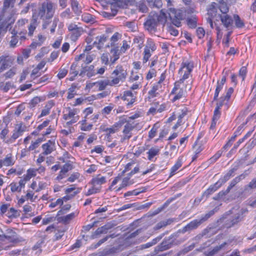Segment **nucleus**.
<instances>
[{"label":"nucleus","instance_id":"1","mask_svg":"<svg viewBox=\"0 0 256 256\" xmlns=\"http://www.w3.org/2000/svg\"><path fill=\"white\" fill-rule=\"evenodd\" d=\"M56 8L54 4L49 0L44 2L38 7V16L42 20L43 29L46 28L48 26L51 22Z\"/></svg>","mask_w":256,"mask_h":256},{"label":"nucleus","instance_id":"2","mask_svg":"<svg viewBox=\"0 0 256 256\" xmlns=\"http://www.w3.org/2000/svg\"><path fill=\"white\" fill-rule=\"evenodd\" d=\"M167 18V16L163 9L160 10L159 14L154 12H151L144 23V28L150 32H155L158 24H165Z\"/></svg>","mask_w":256,"mask_h":256},{"label":"nucleus","instance_id":"3","mask_svg":"<svg viewBox=\"0 0 256 256\" xmlns=\"http://www.w3.org/2000/svg\"><path fill=\"white\" fill-rule=\"evenodd\" d=\"M127 76V72L122 66H117L116 69L111 74V84L110 86L116 84L120 82H123L125 80Z\"/></svg>","mask_w":256,"mask_h":256},{"label":"nucleus","instance_id":"4","mask_svg":"<svg viewBox=\"0 0 256 256\" xmlns=\"http://www.w3.org/2000/svg\"><path fill=\"white\" fill-rule=\"evenodd\" d=\"M168 16L172 24L177 27L181 26V20L183 19L182 11L174 8H169Z\"/></svg>","mask_w":256,"mask_h":256},{"label":"nucleus","instance_id":"5","mask_svg":"<svg viewBox=\"0 0 256 256\" xmlns=\"http://www.w3.org/2000/svg\"><path fill=\"white\" fill-rule=\"evenodd\" d=\"M172 238V236H170L168 238H164L160 244L155 247L152 254L154 256H156V255L159 252H162L170 248L174 243Z\"/></svg>","mask_w":256,"mask_h":256},{"label":"nucleus","instance_id":"6","mask_svg":"<svg viewBox=\"0 0 256 256\" xmlns=\"http://www.w3.org/2000/svg\"><path fill=\"white\" fill-rule=\"evenodd\" d=\"M193 68V64L191 62H185L182 63V67L179 70L178 74L180 75L182 74L183 72H184V74L182 78L180 80V81H184V80L188 78Z\"/></svg>","mask_w":256,"mask_h":256},{"label":"nucleus","instance_id":"7","mask_svg":"<svg viewBox=\"0 0 256 256\" xmlns=\"http://www.w3.org/2000/svg\"><path fill=\"white\" fill-rule=\"evenodd\" d=\"M2 239L4 241L5 240L13 243H17L21 242L18 237L17 234L12 229L8 228L6 230V233L3 234Z\"/></svg>","mask_w":256,"mask_h":256},{"label":"nucleus","instance_id":"8","mask_svg":"<svg viewBox=\"0 0 256 256\" xmlns=\"http://www.w3.org/2000/svg\"><path fill=\"white\" fill-rule=\"evenodd\" d=\"M24 129L25 126H22V124H17L12 134L8 138V140L7 141L8 144L13 143L16 138L22 136V132L24 131Z\"/></svg>","mask_w":256,"mask_h":256},{"label":"nucleus","instance_id":"9","mask_svg":"<svg viewBox=\"0 0 256 256\" xmlns=\"http://www.w3.org/2000/svg\"><path fill=\"white\" fill-rule=\"evenodd\" d=\"M14 56L9 54L2 55L0 56V66L6 70L14 64Z\"/></svg>","mask_w":256,"mask_h":256},{"label":"nucleus","instance_id":"10","mask_svg":"<svg viewBox=\"0 0 256 256\" xmlns=\"http://www.w3.org/2000/svg\"><path fill=\"white\" fill-rule=\"evenodd\" d=\"M183 82L184 81H180V80H179L174 83V86L170 93V94H175L172 99L173 102H175L176 100L180 99L184 95V90L180 88V84Z\"/></svg>","mask_w":256,"mask_h":256},{"label":"nucleus","instance_id":"11","mask_svg":"<svg viewBox=\"0 0 256 256\" xmlns=\"http://www.w3.org/2000/svg\"><path fill=\"white\" fill-rule=\"evenodd\" d=\"M200 224L202 223L199 220H194L188 224L182 229L179 230L177 233L184 234L186 232L196 229Z\"/></svg>","mask_w":256,"mask_h":256},{"label":"nucleus","instance_id":"12","mask_svg":"<svg viewBox=\"0 0 256 256\" xmlns=\"http://www.w3.org/2000/svg\"><path fill=\"white\" fill-rule=\"evenodd\" d=\"M115 226L116 225L112 222H108L104 226L98 228L92 236L94 238H96L100 234H106L109 230Z\"/></svg>","mask_w":256,"mask_h":256},{"label":"nucleus","instance_id":"13","mask_svg":"<svg viewBox=\"0 0 256 256\" xmlns=\"http://www.w3.org/2000/svg\"><path fill=\"white\" fill-rule=\"evenodd\" d=\"M71 8L76 16H80L82 13V7L78 0H70Z\"/></svg>","mask_w":256,"mask_h":256},{"label":"nucleus","instance_id":"14","mask_svg":"<svg viewBox=\"0 0 256 256\" xmlns=\"http://www.w3.org/2000/svg\"><path fill=\"white\" fill-rule=\"evenodd\" d=\"M55 143L51 140H48L46 143L42 144V154L48 155L50 154L54 150Z\"/></svg>","mask_w":256,"mask_h":256},{"label":"nucleus","instance_id":"15","mask_svg":"<svg viewBox=\"0 0 256 256\" xmlns=\"http://www.w3.org/2000/svg\"><path fill=\"white\" fill-rule=\"evenodd\" d=\"M218 16L220 18L222 24L226 28H228L232 26V20L228 14H218Z\"/></svg>","mask_w":256,"mask_h":256},{"label":"nucleus","instance_id":"16","mask_svg":"<svg viewBox=\"0 0 256 256\" xmlns=\"http://www.w3.org/2000/svg\"><path fill=\"white\" fill-rule=\"evenodd\" d=\"M106 182V177L98 174L96 176L92 178L90 184L94 186L98 187L97 186H99L100 187V186Z\"/></svg>","mask_w":256,"mask_h":256},{"label":"nucleus","instance_id":"17","mask_svg":"<svg viewBox=\"0 0 256 256\" xmlns=\"http://www.w3.org/2000/svg\"><path fill=\"white\" fill-rule=\"evenodd\" d=\"M249 174L248 170H246L244 174H242L240 176L236 177L233 179L230 184L228 187V188L230 190L235 185L239 182L242 180L244 178Z\"/></svg>","mask_w":256,"mask_h":256},{"label":"nucleus","instance_id":"18","mask_svg":"<svg viewBox=\"0 0 256 256\" xmlns=\"http://www.w3.org/2000/svg\"><path fill=\"white\" fill-rule=\"evenodd\" d=\"M73 168V166L72 164L67 163L64 164L62 168V170L60 172L59 174L56 177V180H60L62 179L64 177V176L68 172V171L72 170Z\"/></svg>","mask_w":256,"mask_h":256},{"label":"nucleus","instance_id":"19","mask_svg":"<svg viewBox=\"0 0 256 256\" xmlns=\"http://www.w3.org/2000/svg\"><path fill=\"white\" fill-rule=\"evenodd\" d=\"M218 7L217 4L215 2H212L208 10V18H213L217 15Z\"/></svg>","mask_w":256,"mask_h":256},{"label":"nucleus","instance_id":"20","mask_svg":"<svg viewBox=\"0 0 256 256\" xmlns=\"http://www.w3.org/2000/svg\"><path fill=\"white\" fill-rule=\"evenodd\" d=\"M108 38V36L104 34L100 36L99 37L98 36L96 38V40L94 42V45L96 46L98 50H100L104 46V44L107 40Z\"/></svg>","mask_w":256,"mask_h":256},{"label":"nucleus","instance_id":"21","mask_svg":"<svg viewBox=\"0 0 256 256\" xmlns=\"http://www.w3.org/2000/svg\"><path fill=\"white\" fill-rule=\"evenodd\" d=\"M134 126H133L130 124H126L124 126V129L123 130V133L124 134V140L129 139L131 137V134L130 132L134 129Z\"/></svg>","mask_w":256,"mask_h":256},{"label":"nucleus","instance_id":"22","mask_svg":"<svg viewBox=\"0 0 256 256\" xmlns=\"http://www.w3.org/2000/svg\"><path fill=\"white\" fill-rule=\"evenodd\" d=\"M230 240H228L227 242H224L219 246H215L212 250L209 252V254L212 256L217 253L219 250L222 249L224 248L226 246L229 245L230 244Z\"/></svg>","mask_w":256,"mask_h":256},{"label":"nucleus","instance_id":"23","mask_svg":"<svg viewBox=\"0 0 256 256\" xmlns=\"http://www.w3.org/2000/svg\"><path fill=\"white\" fill-rule=\"evenodd\" d=\"M230 240H228L227 242H224L219 246H215L212 250L209 252V254L212 256L217 253L219 250L222 249L224 248L226 246L229 245L230 244Z\"/></svg>","mask_w":256,"mask_h":256},{"label":"nucleus","instance_id":"24","mask_svg":"<svg viewBox=\"0 0 256 256\" xmlns=\"http://www.w3.org/2000/svg\"><path fill=\"white\" fill-rule=\"evenodd\" d=\"M192 148L196 154L192 157V160H196L198 158L196 154H199L203 149L202 145L200 142L198 140H196L194 145Z\"/></svg>","mask_w":256,"mask_h":256},{"label":"nucleus","instance_id":"25","mask_svg":"<svg viewBox=\"0 0 256 256\" xmlns=\"http://www.w3.org/2000/svg\"><path fill=\"white\" fill-rule=\"evenodd\" d=\"M10 18L9 14H7L6 10L3 8L0 12V24L4 25L5 23L10 20Z\"/></svg>","mask_w":256,"mask_h":256},{"label":"nucleus","instance_id":"26","mask_svg":"<svg viewBox=\"0 0 256 256\" xmlns=\"http://www.w3.org/2000/svg\"><path fill=\"white\" fill-rule=\"evenodd\" d=\"M130 176H128L123 178L122 184L116 190L118 191L122 188H124L127 186H129L134 184V180H130Z\"/></svg>","mask_w":256,"mask_h":256},{"label":"nucleus","instance_id":"27","mask_svg":"<svg viewBox=\"0 0 256 256\" xmlns=\"http://www.w3.org/2000/svg\"><path fill=\"white\" fill-rule=\"evenodd\" d=\"M218 188L220 187L215 183L214 185L211 186L203 193L202 197H206V199L208 198L209 196L216 191Z\"/></svg>","mask_w":256,"mask_h":256},{"label":"nucleus","instance_id":"28","mask_svg":"<svg viewBox=\"0 0 256 256\" xmlns=\"http://www.w3.org/2000/svg\"><path fill=\"white\" fill-rule=\"evenodd\" d=\"M160 151V149L158 146L152 147L147 152L148 159L151 160L154 158L158 154Z\"/></svg>","mask_w":256,"mask_h":256},{"label":"nucleus","instance_id":"29","mask_svg":"<svg viewBox=\"0 0 256 256\" xmlns=\"http://www.w3.org/2000/svg\"><path fill=\"white\" fill-rule=\"evenodd\" d=\"M72 16L70 8H66L60 14V18L62 20L70 19Z\"/></svg>","mask_w":256,"mask_h":256},{"label":"nucleus","instance_id":"30","mask_svg":"<svg viewBox=\"0 0 256 256\" xmlns=\"http://www.w3.org/2000/svg\"><path fill=\"white\" fill-rule=\"evenodd\" d=\"M9 132V130L8 126H6L1 131L0 133V138L3 142L8 144V138H7V135Z\"/></svg>","mask_w":256,"mask_h":256},{"label":"nucleus","instance_id":"31","mask_svg":"<svg viewBox=\"0 0 256 256\" xmlns=\"http://www.w3.org/2000/svg\"><path fill=\"white\" fill-rule=\"evenodd\" d=\"M248 212L246 208H242L238 212L232 216L234 220L238 223L240 222L243 218V214Z\"/></svg>","mask_w":256,"mask_h":256},{"label":"nucleus","instance_id":"32","mask_svg":"<svg viewBox=\"0 0 256 256\" xmlns=\"http://www.w3.org/2000/svg\"><path fill=\"white\" fill-rule=\"evenodd\" d=\"M77 214L76 212H72L66 216L60 218V220L64 224L68 223L70 220L73 219Z\"/></svg>","mask_w":256,"mask_h":256},{"label":"nucleus","instance_id":"33","mask_svg":"<svg viewBox=\"0 0 256 256\" xmlns=\"http://www.w3.org/2000/svg\"><path fill=\"white\" fill-rule=\"evenodd\" d=\"M111 53L112 54V57L110 59V62L112 64H114L116 61L119 58L118 50V48L112 49L110 50Z\"/></svg>","mask_w":256,"mask_h":256},{"label":"nucleus","instance_id":"34","mask_svg":"<svg viewBox=\"0 0 256 256\" xmlns=\"http://www.w3.org/2000/svg\"><path fill=\"white\" fill-rule=\"evenodd\" d=\"M20 215V212L13 208H10L6 216L9 218H17Z\"/></svg>","mask_w":256,"mask_h":256},{"label":"nucleus","instance_id":"35","mask_svg":"<svg viewBox=\"0 0 256 256\" xmlns=\"http://www.w3.org/2000/svg\"><path fill=\"white\" fill-rule=\"evenodd\" d=\"M110 84H111V80L109 81L108 80H101L96 83V86L98 87V90H104L106 88V86L108 85H110Z\"/></svg>","mask_w":256,"mask_h":256},{"label":"nucleus","instance_id":"36","mask_svg":"<svg viewBox=\"0 0 256 256\" xmlns=\"http://www.w3.org/2000/svg\"><path fill=\"white\" fill-rule=\"evenodd\" d=\"M81 124L80 129L83 131H89L92 127V124H87L86 120V119L82 120L80 122Z\"/></svg>","mask_w":256,"mask_h":256},{"label":"nucleus","instance_id":"37","mask_svg":"<svg viewBox=\"0 0 256 256\" xmlns=\"http://www.w3.org/2000/svg\"><path fill=\"white\" fill-rule=\"evenodd\" d=\"M148 50L152 52H154L156 50V46L155 44L152 39H148L146 44L144 48V50Z\"/></svg>","mask_w":256,"mask_h":256},{"label":"nucleus","instance_id":"38","mask_svg":"<svg viewBox=\"0 0 256 256\" xmlns=\"http://www.w3.org/2000/svg\"><path fill=\"white\" fill-rule=\"evenodd\" d=\"M136 3L135 0H121L118 2V4L122 7L134 5Z\"/></svg>","mask_w":256,"mask_h":256},{"label":"nucleus","instance_id":"39","mask_svg":"<svg viewBox=\"0 0 256 256\" xmlns=\"http://www.w3.org/2000/svg\"><path fill=\"white\" fill-rule=\"evenodd\" d=\"M220 5L218 6V8L220 12L222 13V14H226L227 12H228L229 10V8L227 5V4L224 2H220Z\"/></svg>","mask_w":256,"mask_h":256},{"label":"nucleus","instance_id":"40","mask_svg":"<svg viewBox=\"0 0 256 256\" xmlns=\"http://www.w3.org/2000/svg\"><path fill=\"white\" fill-rule=\"evenodd\" d=\"M16 68L14 67H12L4 73L3 74V76H4L6 79L12 78L16 74Z\"/></svg>","mask_w":256,"mask_h":256},{"label":"nucleus","instance_id":"41","mask_svg":"<svg viewBox=\"0 0 256 256\" xmlns=\"http://www.w3.org/2000/svg\"><path fill=\"white\" fill-rule=\"evenodd\" d=\"M182 196V194L181 193H180V194H177L176 195L174 196V197H172V198H168L164 204L162 205V207L161 208L160 210H162L164 209L165 208H166L169 204H170L173 202L174 200H175L176 198H179L180 197V196Z\"/></svg>","mask_w":256,"mask_h":256},{"label":"nucleus","instance_id":"42","mask_svg":"<svg viewBox=\"0 0 256 256\" xmlns=\"http://www.w3.org/2000/svg\"><path fill=\"white\" fill-rule=\"evenodd\" d=\"M139 12L146 13L148 11V8L144 1H140L137 5Z\"/></svg>","mask_w":256,"mask_h":256},{"label":"nucleus","instance_id":"43","mask_svg":"<svg viewBox=\"0 0 256 256\" xmlns=\"http://www.w3.org/2000/svg\"><path fill=\"white\" fill-rule=\"evenodd\" d=\"M173 26L172 22L168 24V31L171 35L177 36L178 34V31Z\"/></svg>","mask_w":256,"mask_h":256},{"label":"nucleus","instance_id":"44","mask_svg":"<svg viewBox=\"0 0 256 256\" xmlns=\"http://www.w3.org/2000/svg\"><path fill=\"white\" fill-rule=\"evenodd\" d=\"M86 70V76L88 78H90L96 74V72L94 70V66L90 65V66H85Z\"/></svg>","mask_w":256,"mask_h":256},{"label":"nucleus","instance_id":"45","mask_svg":"<svg viewBox=\"0 0 256 256\" xmlns=\"http://www.w3.org/2000/svg\"><path fill=\"white\" fill-rule=\"evenodd\" d=\"M122 37V35L118 32H115L112 36L110 38V46H111L114 45L116 42Z\"/></svg>","mask_w":256,"mask_h":256},{"label":"nucleus","instance_id":"46","mask_svg":"<svg viewBox=\"0 0 256 256\" xmlns=\"http://www.w3.org/2000/svg\"><path fill=\"white\" fill-rule=\"evenodd\" d=\"M82 18L83 21L87 23L94 22V20L93 16L90 14H82Z\"/></svg>","mask_w":256,"mask_h":256},{"label":"nucleus","instance_id":"47","mask_svg":"<svg viewBox=\"0 0 256 256\" xmlns=\"http://www.w3.org/2000/svg\"><path fill=\"white\" fill-rule=\"evenodd\" d=\"M234 20L236 26L237 28H241L244 26V22L241 20L240 17L238 15L234 14Z\"/></svg>","mask_w":256,"mask_h":256},{"label":"nucleus","instance_id":"48","mask_svg":"<svg viewBox=\"0 0 256 256\" xmlns=\"http://www.w3.org/2000/svg\"><path fill=\"white\" fill-rule=\"evenodd\" d=\"M118 12V10L116 9H111L110 12H103V16L104 18H108L109 19L112 18Z\"/></svg>","mask_w":256,"mask_h":256},{"label":"nucleus","instance_id":"49","mask_svg":"<svg viewBox=\"0 0 256 256\" xmlns=\"http://www.w3.org/2000/svg\"><path fill=\"white\" fill-rule=\"evenodd\" d=\"M186 21L190 28H194L196 26V20L195 17L188 18Z\"/></svg>","mask_w":256,"mask_h":256},{"label":"nucleus","instance_id":"50","mask_svg":"<svg viewBox=\"0 0 256 256\" xmlns=\"http://www.w3.org/2000/svg\"><path fill=\"white\" fill-rule=\"evenodd\" d=\"M15 2L16 0H4L3 8L6 10L10 7H14Z\"/></svg>","mask_w":256,"mask_h":256},{"label":"nucleus","instance_id":"51","mask_svg":"<svg viewBox=\"0 0 256 256\" xmlns=\"http://www.w3.org/2000/svg\"><path fill=\"white\" fill-rule=\"evenodd\" d=\"M151 52H152L148 50H144L143 52L144 56L142 58V62L144 64L146 63L148 61L149 58L152 55Z\"/></svg>","mask_w":256,"mask_h":256},{"label":"nucleus","instance_id":"52","mask_svg":"<svg viewBox=\"0 0 256 256\" xmlns=\"http://www.w3.org/2000/svg\"><path fill=\"white\" fill-rule=\"evenodd\" d=\"M146 188H144V190H142L138 191V190H134L132 191L128 192H126L124 194V197L130 196L132 195L137 196L141 192H144L146 191Z\"/></svg>","mask_w":256,"mask_h":256},{"label":"nucleus","instance_id":"53","mask_svg":"<svg viewBox=\"0 0 256 256\" xmlns=\"http://www.w3.org/2000/svg\"><path fill=\"white\" fill-rule=\"evenodd\" d=\"M100 188L101 187L100 186L96 187L92 186V188H90L85 194L86 196H88L90 194L97 193L100 192Z\"/></svg>","mask_w":256,"mask_h":256},{"label":"nucleus","instance_id":"54","mask_svg":"<svg viewBox=\"0 0 256 256\" xmlns=\"http://www.w3.org/2000/svg\"><path fill=\"white\" fill-rule=\"evenodd\" d=\"M124 26L127 27L129 31L135 32L136 30V27L134 22H127L125 23Z\"/></svg>","mask_w":256,"mask_h":256},{"label":"nucleus","instance_id":"55","mask_svg":"<svg viewBox=\"0 0 256 256\" xmlns=\"http://www.w3.org/2000/svg\"><path fill=\"white\" fill-rule=\"evenodd\" d=\"M214 210H212L206 213L204 216H202L199 220L201 222L202 224L208 220L211 216L214 214Z\"/></svg>","mask_w":256,"mask_h":256},{"label":"nucleus","instance_id":"56","mask_svg":"<svg viewBox=\"0 0 256 256\" xmlns=\"http://www.w3.org/2000/svg\"><path fill=\"white\" fill-rule=\"evenodd\" d=\"M181 166L182 164L180 162L178 161L171 168L170 177L172 176L174 174L175 172L178 170Z\"/></svg>","mask_w":256,"mask_h":256},{"label":"nucleus","instance_id":"57","mask_svg":"<svg viewBox=\"0 0 256 256\" xmlns=\"http://www.w3.org/2000/svg\"><path fill=\"white\" fill-rule=\"evenodd\" d=\"M68 70L64 68H60L57 75L59 79L64 78L68 74Z\"/></svg>","mask_w":256,"mask_h":256},{"label":"nucleus","instance_id":"58","mask_svg":"<svg viewBox=\"0 0 256 256\" xmlns=\"http://www.w3.org/2000/svg\"><path fill=\"white\" fill-rule=\"evenodd\" d=\"M81 29L72 32L70 38L73 40H76L81 34Z\"/></svg>","mask_w":256,"mask_h":256},{"label":"nucleus","instance_id":"59","mask_svg":"<svg viewBox=\"0 0 256 256\" xmlns=\"http://www.w3.org/2000/svg\"><path fill=\"white\" fill-rule=\"evenodd\" d=\"M230 178V177L227 174H226L222 178H220L218 181L216 182V184H218V186L219 187H220L223 184H224Z\"/></svg>","mask_w":256,"mask_h":256},{"label":"nucleus","instance_id":"60","mask_svg":"<svg viewBox=\"0 0 256 256\" xmlns=\"http://www.w3.org/2000/svg\"><path fill=\"white\" fill-rule=\"evenodd\" d=\"M237 224L238 222H236V221L234 220V218L232 216L230 219L226 220L225 225L227 228H229L234 226L235 224Z\"/></svg>","mask_w":256,"mask_h":256},{"label":"nucleus","instance_id":"61","mask_svg":"<svg viewBox=\"0 0 256 256\" xmlns=\"http://www.w3.org/2000/svg\"><path fill=\"white\" fill-rule=\"evenodd\" d=\"M236 136V135L232 136L226 144L222 147V150H226L228 148H230L232 146V142L234 140Z\"/></svg>","mask_w":256,"mask_h":256},{"label":"nucleus","instance_id":"62","mask_svg":"<svg viewBox=\"0 0 256 256\" xmlns=\"http://www.w3.org/2000/svg\"><path fill=\"white\" fill-rule=\"evenodd\" d=\"M40 102V99L38 96L34 98L29 103L30 107L32 108Z\"/></svg>","mask_w":256,"mask_h":256},{"label":"nucleus","instance_id":"63","mask_svg":"<svg viewBox=\"0 0 256 256\" xmlns=\"http://www.w3.org/2000/svg\"><path fill=\"white\" fill-rule=\"evenodd\" d=\"M18 36H12L10 42V48H15L18 42Z\"/></svg>","mask_w":256,"mask_h":256},{"label":"nucleus","instance_id":"64","mask_svg":"<svg viewBox=\"0 0 256 256\" xmlns=\"http://www.w3.org/2000/svg\"><path fill=\"white\" fill-rule=\"evenodd\" d=\"M42 142V140L40 138H38L36 141L33 142L32 144L28 147V150H34L36 148L38 145L39 144Z\"/></svg>","mask_w":256,"mask_h":256}]
</instances>
